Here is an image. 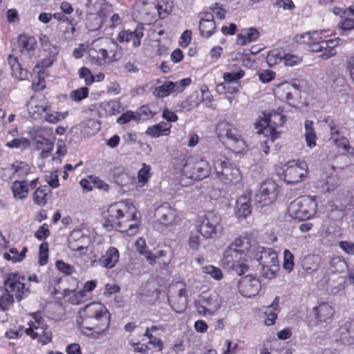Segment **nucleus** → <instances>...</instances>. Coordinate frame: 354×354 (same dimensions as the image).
<instances>
[{"label":"nucleus","instance_id":"nucleus-50","mask_svg":"<svg viewBox=\"0 0 354 354\" xmlns=\"http://www.w3.org/2000/svg\"><path fill=\"white\" fill-rule=\"evenodd\" d=\"M104 46L106 47V49H108V52L112 53V60H117L120 57V53L119 52L121 50L118 45V44L109 39H106L104 41Z\"/></svg>","mask_w":354,"mask_h":354},{"label":"nucleus","instance_id":"nucleus-35","mask_svg":"<svg viewBox=\"0 0 354 354\" xmlns=\"http://www.w3.org/2000/svg\"><path fill=\"white\" fill-rule=\"evenodd\" d=\"M259 31L254 28L243 29L237 35L236 43L239 45L244 46L256 41L259 37Z\"/></svg>","mask_w":354,"mask_h":354},{"label":"nucleus","instance_id":"nucleus-30","mask_svg":"<svg viewBox=\"0 0 354 354\" xmlns=\"http://www.w3.org/2000/svg\"><path fill=\"white\" fill-rule=\"evenodd\" d=\"M252 212L250 195L243 194L236 201L235 213L238 218H245Z\"/></svg>","mask_w":354,"mask_h":354},{"label":"nucleus","instance_id":"nucleus-57","mask_svg":"<svg viewBox=\"0 0 354 354\" xmlns=\"http://www.w3.org/2000/svg\"><path fill=\"white\" fill-rule=\"evenodd\" d=\"M144 336L147 337L149 339V344L153 346V347H158V351H161L163 348V342L160 338L155 337L151 333L150 329L147 327L144 333Z\"/></svg>","mask_w":354,"mask_h":354},{"label":"nucleus","instance_id":"nucleus-51","mask_svg":"<svg viewBox=\"0 0 354 354\" xmlns=\"http://www.w3.org/2000/svg\"><path fill=\"white\" fill-rule=\"evenodd\" d=\"M68 113L66 112L61 113L57 111L50 112L47 110L45 115V120L49 123L56 124L65 119Z\"/></svg>","mask_w":354,"mask_h":354},{"label":"nucleus","instance_id":"nucleus-1","mask_svg":"<svg viewBox=\"0 0 354 354\" xmlns=\"http://www.w3.org/2000/svg\"><path fill=\"white\" fill-rule=\"evenodd\" d=\"M105 222L103 225L115 227L118 230L128 235H134L138 228V219L136 207L127 201L115 203L109 206L104 213Z\"/></svg>","mask_w":354,"mask_h":354},{"label":"nucleus","instance_id":"nucleus-26","mask_svg":"<svg viewBox=\"0 0 354 354\" xmlns=\"http://www.w3.org/2000/svg\"><path fill=\"white\" fill-rule=\"evenodd\" d=\"M49 108V102L45 97L32 99L28 104L29 114L34 120L39 118Z\"/></svg>","mask_w":354,"mask_h":354},{"label":"nucleus","instance_id":"nucleus-18","mask_svg":"<svg viewBox=\"0 0 354 354\" xmlns=\"http://www.w3.org/2000/svg\"><path fill=\"white\" fill-rule=\"evenodd\" d=\"M88 243V236L80 229L73 230L68 237V246L73 251L86 250Z\"/></svg>","mask_w":354,"mask_h":354},{"label":"nucleus","instance_id":"nucleus-39","mask_svg":"<svg viewBox=\"0 0 354 354\" xmlns=\"http://www.w3.org/2000/svg\"><path fill=\"white\" fill-rule=\"evenodd\" d=\"M39 41L43 50L48 53V57H56L59 54V48L51 44L49 38L45 35H41Z\"/></svg>","mask_w":354,"mask_h":354},{"label":"nucleus","instance_id":"nucleus-41","mask_svg":"<svg viewBox=\"0 0 354 354\" xmlns=\"http://www.w3.org/2000/svg\"><path fill=\"white\" fill-rule=\"evenodd\" d=\"M172 92H176L174 82H167L161 86H157L153 91V94L158 97H165Z\"/></svg>","mask_w":354,"mask_h":354},{"label":"nucleus","instance_id":"nucleus-31","mask_svg":"<svg viewBox=\"0 0 354 354\" xmlns=\"http://www.w3.org/2000/svg\"><path fill=\"white\" fill-rule=\"evenodd\" d=\"M346 275L327 276L326 288L332 295H336L343 290L346 286Z\"/></svg>","mask_w":354,"mask_h":354},{"label":"nucleus","instance_id":"nucleus-7","mask_svg":"<svg viewBox=\"0 0 354 354\" xmlns=\"http://www.w3.org/2000/svg\"><path fill=\"white\" fill-rule=\"evenodd\" d=\"M271 123L274 125H282L283 123V117L277 113H274V115L270 114L268 118L261 119L259 122L255 123V128L257 129V132L259 134L267 133L270 134V137L268 138L266 140L261 142V149L266 155L269 153L270 147L268 142H273L277 138L274 132V127Z\"/></svg>","mask_w":354,"mask_h":354},{"label":"nucleus","instance_id":"nucleus-14","mask_svg":"<svg viewBox=\"0 0 354 354\" xmlns=\"http://www.w3.org/2000/svg\"><path fill=\"white\" fill-rule=\"evenodd\" d=\"M308 165L305 162H289L284 169V180L288 184H296L306 178Z\"/></svg>","mask_w":354,"mask_h":354},{"label":"nucleus","instance_id":"nucleus-5","mask_svg":"<svg viewBox=\"0 0 354 354\" xmlns=\"http://www.w3.org/2000/svg\"><path fill=\"white\" fill-rule=\"evenodd\" d=\"M317 206L314 197L302 196L290 203L288 211L290 216L293 218L306 220L315 214Z\"/></svg>","mask_w":354,"mask_h":354},{"label":"nucleus","instance_id":"nucleus-56","mask_svg":"<svg viewBox=\"0 0 354 354\" xmlns=\"http://www.w3.org/2000/svg\"><path fill=\"white\" fill-rule=\"evenodd\" d=\"M88 88L87 87H82L78 89L72 91L70 97L74 101H81L88 97Z\"/></svg>","mask_w":354,"mask_h":354},{"label":"nucleus","instance_id":"nucleus-8","mask_svg":"<svg viewBox=\"0 0 354 354\" xmlns=\"http://www.w3.org/2000/svg\"><path fill=\"white\" fill-rule=\"evenodd\" d=\"M221 221V216L214 211L207 212L200 216L198 220L200 234L205 239L216 238Z\"/></svg>","mask_w":354,"mask_h":354},{"label":"nucleus","instance_id":"nucleus-2","mask_svg":"<svg viewBox=\"0 0 354 354\" xmlns=\"http://www.w3.org/2000/svg\"><path fill=\"white\" fill-rule=\"evenodd\" d=\"M77 323L82 328L91 331L88 336L98 338L110 325V314L101 303L91 302L78 312Z\"/></svg>","mask_w":354,"mask_h":354},{"label":"nucleus","instance_id":"nucleus-62","mask_svg":"<svg viewBox=\"0 0 354 354\" xmlns=\"http://www.w3.org/2000/svg\"><path fill=\"white\" fill-rule=\"evenodd\" d=\"M74 19L71 21V24H59L57 28L62 31L66 38H72L73 37L75 28L73 24Z\"/></svg>","mask_w":354,"mask_h":354},{"label":"nucleus","instance_id":"nucleus-60","mask_svg":"<svg viewBox=\"0 0 354 354\" xmlns=\"http://www.w3.org/2000/svg\"><path fill=\"white\" fill-rule=\"evenodd\" d=\"M293 254L288 250H285L283 252V268L288 272H290L293 269Z\"/></svg>","mask_w":354,"mask_h":354},{"label":"nucleus","instance_id":"nucleus-4","mask_svg":"<svg viewBox=\"0 0 354 354\" xmlns=\"http://www.w3.org/2000/svg\"><path fill=\"white\" fill-rule=\"evenodd\" d=\"M322 32L314 31L313 32H306L301 35L304 39L303 42L308 44L310 50L313 52H322L319 57L323 59H328L337 54L335 49L339 45L341 39L335 38L328 40H324L320 36Z\"/></svg>","mask_w":354,"mask_h":354},{"label":"nucleus","instance_id":"nucleus-27","mask_svg":"<svg viewBox=\"0 0 354 354\" xmlns=\"http://www.w3.org/2000/svg\"><path fill=\"white\" fill-rule=\"evenodd\" d=\"M175 215V210L168 203H162L161 205L158 207L155 211V216L161 223L165 225L173 222Z\"/></svg>","mask_w":354,"mask_h":354},{"label":"nucleus","instance_id":"nucleus-40","mask_svg":"<svg viewBox=\"0 0 354 354\" xmlns=\"http://www.w3.org/2000/svg\"><path fill=\"white\" fill-rule=\"evenodd\" d=\"M305 127V140L308 147L313 148L316 145L317 136L313 127V122L306 120Z\"/></svg>","mask_w":354,"mask_h":354},{"label":"nucleus","instance_id":"nucleus-58","mask_svg":"<svg viewBox=\"0 0 354 354\" xmlns=\"http://www.w3.org/2000/svg\"><path fill=\"white\" fill-rule=\"evenodd\" d=\"M279 270V265H266L261 266L262 275L268 279H272L274 277L276 272Z\"/></svg>","mask_w":354,"mask_h":354},{"label":"nucleus","instance_id":"nucleus-64","mask_svg":"<svg viewBox=\"0 0 354 354\" xmlns=\"http://www.w3.org/2000/svg\"><path fill=\"white\" fill-rule=\"evenodd\" d=\"M202 236L200 232H192L189 236V245L193 250H198L200 246Z\"/></svg>","mask_w":354,"mask_h":354},{"label":"nucleus","instance_id":"nucleus-11","mask_svg":"<svg viewBox=\"0 0 354 354\" xmlns=\"http://www.w3.org/2000/svg\"><path fill=\"white\" fill-rule=\"evenodd\" d=\"M221 299L216 293L208 295L202 294L195 301L197 312L203 316L214 315L221 307Z\"/></svg>","mask_w":354,"mask_h":354},{"label":"nucleus","instance_id":"nucleus-16","mask_svg":"<svg viewBox=\"0 0 354 354\" xmlns=\"http://www.w3.org/2000/svg\"><path fill=\"white\" fill-rule=\"evenodd\" d=\"M238 288L243 296L252 297L258 295L261 286L257 278L251 275H247L239 280Z\"/></svg>","mask_w":354,"mask_h":354},{"label":"nucleus","instance_id":"nucleus-49","mask_svg":"<svg viewBox=\"0 0 354 354\" xmlns=\"http://www.w3.org/2000/svg\"><path fill=\"white\" fill-rule=\"evenodd\" d=\"M102 107L105 111L106 115H116L120 112L121 105L117 100H110L102 104Z\"/></svg>","mask_w":354,"mask_h":354},{"label":"nucleus","instance_id":"nucleus-24","mask_svg":"<svg viewBox=\"0 0 354 354\" xmlns=\"http://www.w3.org/2000/svg\"><path fill=\"white\" fill-rule=\"evenodd\" d=\"M256 252V259L261 266L279 265L278 255L272 249L259 246Z\"/></svg>","mask_w":354,"mask_h":354},{"label":"nucleus","instance_id":"nucleus-22","mask_svg":"<svg viewBox=\"0 0 354 354\" xmlns=\"http://www.w3.org/2000/svg\"><path fill=\"white\" fill-rule=\"evenodd\" d=\"M337 341L346 345L354 344V321H347L341 325L335 333Z\"/></svg>","mask_w":354,"mask_h":354},{"label":"nucleus","instance_id":"nucleus-42","mask_svg":"<svg viewBox=\"0 0 354 354\" xmlns=\"http://www.w3.org/2000/svg\"><path fill=\"white\" fill-rule=\"evenodd\" d=\"M49 192L50 189L47 186H41L38 187L32 194L35 203L40 206L45 205L47 203L46 196Z\"/></svg>","mask_w":354,"mask_h":354},{"label":"nucleus","instance_id":"nucleus-61","mask_svg":"<svg viewBox=\"0 0 354 354\" xmlns=\"http://www.w3.org/2000/svg\"><path fill=\"white\" fill-rule=\"evenodd\" d=\"M87 298V294L84 291L83 289H82L78 292L74 293L73 295H71L69 299L73 304L78 305L81 303L84 302Z\"/></svg>","mask_w":354,"mask_h":354},{"label":"nucleus","instance_id":"nucleus-20","mask_svg":"<svg viewBox=\"0 0 354 354\" xmlns=\"http://www.w3.org/2000/svg\"><path fill=\"white\" fill-rule=\"evenodd\" d=\"M143 27L137 26L133 30H123L120 31L118 36V40L122 43H132L134 48L138 47L141 43V39L143 37Z\"/></svg>","mask_w":354,"mask_h":354},{"label":"nucleus","instance_id":"nucleus-10","mask_svg":"<svg viewBox=\"0 0 354 354\" xmlns=\"http://www.w3.org/2000/svg\"><path fill=\"white\" fill-rule=\"evenodd\" d=\"M245 255L236 250L227 248L223 254L221 263L225 269L234 270L237 274L241 275L248 269V266L245 263Z\"/></svg>","mask_w":354,"mask_h":354},{"label":"nucleus","instance_id":"nucleus-6","mask_svg":"<svg viewBox=\"0 0 354 354\" xmlns=\"http://www.w3.org/2000/svg\"><path fill=\"white\" fill-rule=\"evenodd\" d=\"M5 290L18 301L27 297L30 294V287L24 275L17 272L9 273L4 281Z\"/></svg>","mask_w":354,"mask_h":354},{"label":"nucleus","instance_id":"nucleus-23","mask_svg":"<svg viewBox=\"0 0 354 354\" xmlns=\"http://www.w3.org/2000/svg\"><path fill=\"white\" fill-rule=\"evenodd\" d=\"M19 48L21 53L30 59L34 55L37 46V41L32 36L21 34L18 37Z\"/></svg>","mask_w":354,"mask_h":354},{"label":"nucleus","instance_id":"nucleus-29","mask_svg":"<svg viewBox=\"0 0 354 354\" xmlns=\"http://www.w3.org/2000/svg\"><path fill=\"white\" fill-rule=\"evenodd\" d=\"M215 29L216 24L213 15L208 12L205 13L199 24L201 35L205 38H209L212 35Z\"/></svg>","mask_w":354,"mask_h":354},{"label":"nucleus","instance_id":"nucleus-19","mask_svg":"<svg viewBox=\"0 0 354 354\" xmlns=\"http://www.w3.org/2000/svg\"><path fill=\"white\" fill-rule=\"evenodd\" d=\"M32 141L37 150L41 151L40 156L45 158L53 149V142L44 136V131L37 130L32 135Z\"/></svg>","mask_w":354,"mask_h":354},{"label":"nucleus","instance_id":"nucleus-32","mask_svg":"<svg viewBox=\"0 0 354 354\" xmlns=\"http://www.w3.org/2000/svg\"><path fill=\"white\" fill-rule=\"evenodd\" d=\"M313 312L316 318L320 322H326L331 320L334 313V308L327 303H322L313 308Z\"/></svg>","mask_w":354,"mask_h":354},{"label":"nucleus","instance_id":"nucleus-36","mask_svg":"<svg viewBox=\"0 0 354 354\" xmlns=\"http://www.w3.org/2000/svg\"><path fill=\"white\" fill-rule=\"evenodd\" d=\"M171 125L167 122H160V123L149 127L146 133L153 138H158L161 136L168 135L170 132Z\"/></svg>","mask_w":354,"mask_h":354},{"label":"nucleus","instance_id":"nucleus-9","mask_svg":"<svg viewBox=\"0 0 354 354\" xmlns=\"http://www.w3.org/2000/svg\"><path fill=\"white\" fill-rule=\"evenodd\" d=\"M214 168L218 178L225 184H236L241 180L239 169L227 160H216Z\"/></svg>","mask_w":354,"mask_h":354},{"label":"nucleus","instance_id":"nucleus-21","mask_svg":"<svg viewBox=\"0 0 354 354\" xmlns=\"http://www.w3.org/2000/svg\"><path fill=\"white\" fill-rule=\"evenodd\" d=\"M341 184V180L337 174L322 176L317 183L316 187L322 193H329L335 190Z\"/></svg>","mask_w":354,"mask_h":354},{"label":"nucleus","instance_id":"nucleus-15","mask_svg":"<svg viewBox=\"0 0 354 354\" xmlns=\"http://www.w3.org/2000/svg\"><path fill=\"white\" fill-rule=\"evenodd\" d=\"M35 322L25 330L26 335L30 336L32 339H38V341L42 344H46L52 339V333L47 328V326L44 324L41 317L35 315Z\"/></svg>","mask_w":354,"mask_h":354},{"label":"nucleus","instance_id":"nucleus-33","mask_svg":"<svg viewBox=\"0 0 354 354\" xmlns=\"http://www.w3.org/2000/svg\"><path fill=\"white\" fill-rule=\"evenodd\" d=\"M227 248L236 250L245 256H247L248 253L252 252L254 249L251 246L249 239L246 236H239L235 239Z\"/></svg>","mask_w":354,"mask_h":354},{"label":"nucleus","instance_id":"nucleus-47","mask_svg":"<svg viewBox=\"0 0 354 354\" xmlns=\"http://www.w3.org/2000/svg\"><path fill=\"white\" fill-rule=\"evenodd\" d=\"M278 93L281 97H284L285 100L288 102L289 104L292 105L294 98L297 94L292 90V86L289 84H283L280 86V88L278 91Z\"/></svg>","mask_w":354,"mask_h":354},{"label":"nucleus","instance_id":"nucleus-38","mask_svg":"<svg viewBox=\"0 0 354 354\" xmlns=\"http://www.w3.org/2000/svg\"><path fill=\"white\" fill-rule=\"evenodd\" d=\"M99 41H97L93 48L89 51V56L91 59L95 60L97 64H102V62L108 57V49L106 48L101 47L102 44H99Z\"/></svg>","mask_w":354,"mask_h":354},{"label":"nucleus","instance_id":"nucleus-63","mask_svg":"<svg viewBox=\"0 0 354 354\" xmlns=\"http://www.w3.org/2000/svg\"><path fill=\"white\" fill-rule=\"evenodd\" d=\"M14 77L19 80H25L28 77V71L21 68L19 63L10 68Z\"/></svg>","mask_w":354,"mask_h":354},{"label":"nucleus","instance_id":"nucleus-3","mask_svg":"<svg viewBox=\"0 0 354 354\" xmlns=\"http://www.w3.org/2000/svg\"><path fill=\"white\" fill-rule=\"evenodd\" d=\"M176 169L181 171L180 181L183 185H186L185 178L201 180L207 177L211 171V167L207 161L203 159L195 160L191 157L186 160H180Z\"/></svg>","mask_w":354,"mask_h":354},{"label":"nucleus","instance_id":"nucleus-54","mask_svg":"<svg viewBox=\"0 0 354 354\" xmlns=\"http://www.w3.org/2000/svg\"><path fill=\"white\" fill-rule=\"evenodd\" d=\"M203 271L211 275L216 280H221L223 278V273L221 269L212 265L203 267Z\"/></svg>","mask_w":354,"mask_h":354},{"label":"nucleus","instance_id":"nucleus-13","mask_svg":"<svg viewBox=\"0 0 354 354\" xmlns=\"http://www.w3.org/2000/svg\"><path fill=\"white\" fill-rule=\"evenodd\" d=\"M216 132L220 138H227L229 142L234 145L239 149H243L245 145V141L233 124L226 120L220 121L216 126Z\"/></svg>","mask_w":354,"mask_h":354},{"label":"nucleus","instance_id":"nucleus-17","mask_svg":"<svg viewBox=\"0 0 354 354\" xmlns=\"http://www.w3.org/2000/svg\"><path fill=\"white\" fill-rule=\"evenodd\" d=\"M174 287L178 290V295H168V301L175 312L181 313L187 307V299L186 290L185 286L178 282L174 285Z\"/></svg>","mask_w":354,"mask_h":354},{"label":"nucleus","instance_id":"nucleus-44","mask_svg":"<svg viewBox=\"0 0 354 354\" xmlns=\"http://www.w3.org/2000/svg\"><path fill=\"white\" fill-rule=\"evenodd\" d=\"M13 169L12 176L22 178L28 175L30 171V166L24 162H16L12 165Z\"/></svg>","mask_w":354,"mask_h":354},{"label":"nucleus","instance_id":"nucleus-52","mask_svg":"<svg viewBox=\"0 0 354 354\" xmlns=\"http://www.w3.org/2000/svg\"><path fill=\"white\" fill-rule=\"evenodd\" d=\"M301 62L302 57L291 53L284 54L283 64L286 66H295L300 64Z\"/></svg>","mask_w":354,"mask_h":354},{"label":"nucleus","instance_id":"nucleus-55","mask_svg":"<svg viewBox=\"0 0 354 354\" xmlns=\"http://www.w3.org/2000/svg\"><path fill=\"white\" fill-rule=\"evenodd\" d=\"M48 244L46 242L42 243L39 246V263L43 266L47 263L48 258Z\"/></svg>","mask_w":354,"mask_h":354},{"label":"nucleus","instance_id":"nucleus-25","mask_svg":"<svg viewBox=\"0 0 354 354\" xmlns=\"http://www.w3.org/2000/svg\"><path fill=\"white\" fill-rule=\"evenodd\" d=\"M348 265L344 259L335 257L330 259L326 268L327 276H347Z\"/></svg>","mask_w":354,"mask_h":354},{"label":"nucleus","instance_id":"nucleus-43","mask_svg":"<svg viewBox=\"0 0 354 354\" xmlns=\"http://www.w3.org/2000/svg\"><path fill=\"white\" fill-rule=\"evenodd\" d=\"M135 245L137 251L145 257L149 264L153 265L155 263V257L151 251L147 250L145 240L142 238H139L136 241Z\"/></svg>","mask_w":354,"mask_h":354},{"label":"nucleus","instance_id":"nucleus-59","mask_svg":"<svg viewBox=\"0 0 354 354\" xmlns=\"http://www.w3.org/2000/svg\"><path fill=\"white\" fill-rule=\"evenodd\" d=\"M14 297L9 292H6L0 297V308L2 310H8L14 302Z\"/></svg>","mask_w":354,"mask_h":354},{"label":"nucleus","instance_id":"nucleus-12","mask_svg":"<svg viewBox=\"0 0 354 354\" xmlns=\"http://www.w3.org/2000/svg\"><path fill=\"white\" fill-rule=\"evenodd\" d=\"M278 192L277 184L272 180H267L261 183L255 195L254 203L260 207L268 205L276 200Z\"/></svg>","mask_w":354,"mask_h":354},{"label":"nucleus","instance_id":"nucleus-53","mask_svg":"<svg viewBox=\"0 0 354 354\" xmlns=\"http://www.w3.org/2000/svg\"><path fill=\"white\" fill-rule=\"evenodd\" d=\"M151 167L146 163L142 164V168L138 172V179L140 183H145L151 176Z\"/></svg>","mask_w":354,"mask_h":354},{"label":"nucleus","instance_id":"nucleus-46","mask_svg":"<svg viewBox=\"0 0 354 354\" xmlns=\"http://www.w3.org/2000/svg\"><path fill=\"white\" fill-rule=\"evenodd\" d=\"M27 251L26 248H24L20 252L16 248H10L8 252L4 253V258L14 263L19 262L24 259Z\"/></svg>","mask_w":354,"mask_h":354},{"label":"nucleus","instance_id":"nucleus-34","mask_svg":"<svg viewBox=\"0 0 354 354\" xmlns=\"http://www.w3.org/2000/svg\"><path fill=\"white\" fill-rule=\"evenodd\" d=\"M11 189L15 199L24 200L29 193L28 181L16 180L12 183Z\"/></svg>","mask_w":354,"mask_h":354},{"label":"nucleus","instance_id":"nucleus-37","mask_svg":"<svg viewBox=\"0 0 354 354\" xmlns=\"http://www.w3.org/2000/svg\"><path fill=\"white\" fill-rule=\"evenodd\" d=\"M279 298L277 296L272 304L266 307L265 314L267 317L264 320V324L266 326H272L274 324L279 311Z\"/></svg>","mask_w":354,"mask_h":354},{"label":"nucleus","instance_id":"nucleus-48","mask_svg":"<svg viewBox=\"0 0 354 354\" xmlns=\"http://www.w3.org/2000/svg\"><path fill=\"white\" fill-rule=\"evenodd\" d=\"M284 53L279 49L270 50L266 57V62L268 65L274 66L283 61Z\"/></svg>","mask_w":354,"mask_h":354},{"label":"nucleus","instance_id":"nucleus-28","mask_svg":"<svg viewBox=\"0 0 354 354\" xmlns=\"http://www.w3.org/2000/svg\"><path fill=\"white\" fill-rule=\"evenodd\" d=\"M120 254L117 248L109 247L98 260V263L103 268H113L118 262Z\"/></svg>","mask_w":354,"mask_h":354},{"label":"nucleus","instance_id":"nucleus-45","mask_svg":"<svg viewBox=\"0 0 354 354\" xmlns=\"http://www.w3.org/2000/svg\"><path fill=\"white\" fill-rule=\"evenodd\" d=\"M30 145V142L28 138L20 137L14 138L6 143V146L11 149H19L24 150L28 149Z\"/></svg>","mask_w":354,"mask_h":354}]
</instances>
